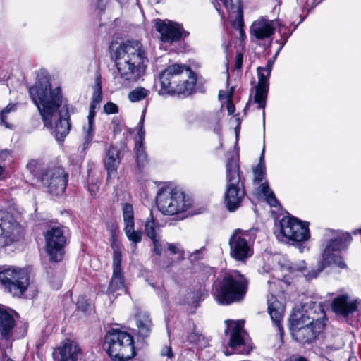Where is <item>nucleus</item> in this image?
I'll use <instances>...</instances> for the list:
<instances>
[{
  "label": "nucleus",
  "mask_w": 361,
  "mask_h": 361,
  "mask_svg": "<svg viewBox=\"0 0 361 361\" xmlns=\"http://www.w3.org/2000/svg\"><path fill=\"white\" fill-rule=\"evenodd\" d=\"M114 55L117 71L114 79L119 87L137 82L145 73L148 59L140 42L128 40L122 43Z\"/></svg>",
  "instance_id": "obj_1"
},
{
  "label": "nucleus",
  "mask_w": 361,
  "mask_h": 361,
  "mask_svg": "<svg viewBox=\"0 0 361 361\" xmlns=\"http://www.w3.org/2000/svg\"><path fill=\"white\" fill-rule=\"evenodd\" d=\"M324 318L325 313L320 304L293 314L290 319L293 337L302 343L312 342L324 329Z\"/></svg>",
  "instance_id": "obj_2"
},
{
  "label": "nucleus",
  "mask_w": 361,
  "mask_h": 361,
  "mask_svg": "<svg viewBox=\"0 0 361 361\" xmlns=\"http://www.w3.org/2000/svg\"><path fill=\"white\" fill-rule=\"evenodd\" d=\"M29 94L37 106L44 126L51 127L52 117L62 104L61 89H52L49 80L42 78L29 89Z\"/></svg>",
  "instance_id": "obj_3"
},
{
  "label": "nucleus",
  "mask_w": 361,
  "mask_h": 361,
  "mask_svg": "<svg viewBox=\"0 0 361 361\" xmlns=\"http://www.w3.org/2000/svg\"><path fill=\"white\" fill-rule=\"evenodd\" d=\"M351 240L348 234H341L327 241L322 252V259L318 264L317 270H312L305 274L306 264L305 261L292 262L289 266L290 273L302 272L310 280L317 277L318 274L326 267L334 264L341 269L346 267L343 259L338 252L345 247V243Z\"/></svg>",
  "instance_id": "obj_4"
},
{
  "label": "nucleus",
  "mask_w": 361,
  "mask_h": 361,
  "mask_svg": "<svg viewBox=\"0 0 361 361\" xmlns=\"http://www.w3.org/2000/svg\"><path fill=\"white\" fill-rule=\"evenodd\" d=\"M247 286L245 276L237 270H231L224 274L222 279L213 287L212 293L219 304L228 305L243 300Z\"/></svg>",
  "instance_id": "obj_5"
},
{
  "label": "nucleus",
  "mask_w": 361,
  "mask_h": 361,
  "mask_svg": "<svg viewBox=\"0 0 361 361\" xmlns=\"http://www.w3.org/2000/svg\"><path fill=\"white\" fill-rule=\"evenodd\" d=\"M246 195L244 178L241 177L238 159L232 157L226 164L224 203L227 209L235 212Z\"/></svg>",
  "instance_id": "obj_6"
},
{
  "label": "nucleus",
  "mask_w": 361,
  "mask_h": 361,
  "mask_svg": "<svg viewBox=\"0 0 361 361\" xmlns=\"http://www.w3.org/2000/svg\"><path fill=\"white\" fill-rule=\"evenodd\" d=\"M27 169L35 179L47 188L49 193L54 195L63 194L66 188L68 174L61 167L46 169L37 160H30Z\"/></svg>",
  "instance_id": "obj_7"
},
{
  "label": "nucleus",
  "mask_w": 361,
  "mask_h": 361,
  "mask_svg": "<svg viewBox=\"0 0 361 361\" xmlns=\"http://www.w3.org/2000/svg\"><path fill=\"white\" fill-rule=\"evenodd\" d=\"M192 73L190 68L184 65L173 64L168 66L159 75V94L181 93L192 88L194 81L189 82L187 79Z\"/></svg>",
  "instance_id": "obj_8"
},
{
  "label": "nucleus",
  "mask_w": 361,
  "mask_h": 361,
  "mask_svg": "<svg viewBox=\"0 0 361 361\" xmlns=\"http://www.w3.org/2000/svg\"><path fill=\"white\" fill-rule=\"evenodd\" d=\"M104 346L108 355L114 361H128L135 355L133 336L117 329L108 331Z\"/></svg>",
  "instance_id": "obj_9"
},
{
  "label": "nucleus",
  "mask_w": 361,
  "mask_h": 361,
  "mask_svg": "<svg viewBox=\"0 0 361 361\" xmlns=\"http://www.w3.org/2000/svg\"><path fill=\"white\" fill-rule=\"evenodd\" d=\"M156 203L162 214L169 215L183 212L191 206L190 198L183 191L169 186L158 191Z\"/></svg>",
  "instance_id": "obj_10"
},
{
  "label": "nucleus",
  "mask_w": 361,
  "mask_h": 361,
  "mask_svg": "<svg viewBox=\"0 0 361 361\" xmlns=\"http://www.w3.org/2000/svg\"><path fill=\"white\" fill-rule=\"evenodd\" d=\"M227 328L225 330L226 335L229 336L228 344L232 350V353L228 350L224 352L226 355H229L233 353L242 355H247L252 350V345L250 338L243 329V320H226Z\"/></svg>",
  "instance_id": "obj_11"
},
{
  "label": "nucleus",
  "mask_w": 361,
  "mask_h": 361,
  "mask_svg": "<svg viewBox=\"0 0 361 361\" xmlns=\"http://www.w3.org/2000/svg\"><path fill=\"white\" fill-rule=\"evenodd\" d=\"M0 283L13 296L21 297L30 286L27 269L6 268L0 271Z\"/></svg>",
  "instance_id": "obj_12"
},
{
  "label": "nucleus",
  "mask_w": 361,
  "mask_h": 361,
  "mask_svg": "<svg viewBox=\"0 0 361 361\" xmlns=\"http://www.w3.org/2000/svg\"><path fill=\"white\" fill-rule=\"evenodd\" d=\"M253 241L249 231L235 229L229 239L230 256L245 263L253 255Z\"/></svg>",
  "instance_id": "obj_13"
},
{
  "label": "nucleus",
  "mask_w": 361,
  "mask_h": 361,
  "mask_svg": "<svg viewBox=\"0 0 361 361\" xmlns=\"http://www.w3.org/2000/svg\"><path fill=\"white\" fill-rule=\"evenodd\" d=\"M68 237V228L66 226H53L47 230L45 234L46 250L51 261L62 260Z\"/></svg>",
  "instance_id": "obj_14"
},
{
  "label": "nucleus",
  "mask_w": 361,
  "mask_h": 361,
  "mask_svg": "<svg viewBox=\"0 0 361 361\" xmlns=\"http://www.w3.org/2000/svg\"><path fill=\"white\" fill-rule=\"evenodd\" d=\"M279 233L281 237L295 242H302L310 238L308 224L293 216H284L279 223Z\"/></svg>",
  "instance_id": "obj_15"
},
{
  "label": "nucleus",
  "mask_w": 361,
  "mask_h": 361,
  "mask_svg": "<svg viewBox=\"0 0 361 361\" xmlns=\"http://www.w3.org/2000/svg\"><path fill=\"white\" fill-rule=\"evenodd\" d=\"M273 61L269 60L265 66H259L257 69L258 82L255 86L254 102L258 104V109H263L264 121L266 99L269 91V79L273 68Z\"/></svg>",
  "instance_id": "obj_16"
},
{
  "label": "nucleus",
  "mask_w": 361,
  "mask_h": 361,
  "mask_svg": "<svg viewBox=\"0 0 361 361\" xmlns=\"http://www.w3.org/2000/svg\"><path fill=\"white\" fill-rule=\"evenodd\" d=\"M276 20H271L261 17L253 21L250 27V39L252 42L259 44L260 42H268L271 44L274 35Z\"/></svg>",
  "instance_id": "obj_17"
},
{
  "label": "nucleus",
  "mask_w": 361,
  "mask_h": 361,
  "mask_svg": "<svg viewBox=\"0 0 361 361\" xmlns=\"http://www.w3.org/2000/svg\"><path fill=\"white\" fill-rule=\"evenodd\" d=\"M22 228L9 214L0 220V246H7L21 238Z\"/></svg>",
  "instance_id": "obj_18"
},
{
  "label": "nucleus",
  "mask_w": 361,
  "mask_h": 361,
  "mask_svg": "<svg viewBox=\"0 0 361 361\" xmlns=\"http://www.w3.org/2000/svg\"><path fill=\"white\" fill-rule=\"evenodd\" d=\"M156 30L161 35L164 42L173 43L188 36V33L183 30L180 25L170 20H157L155 23Z\"/></svg>",
  "instance_id": "obj_19"
},
{
  "label": "nucleus",
  "mask_w": 361,
  "mask_h": 361,
  "mask_svg": "<svg viewBox=\"0 0 361 361\" xmlns=\"http://www.w3.org/2000/svg\"><path fill=\"white\" fill-rule=\"evenodd\" d=\"M123 157V147L111 145L105 149L104 164L107 171L108 178L114 176L120 166Z\"/></svg>",
  "instance_id": "obj_20"
},
{
  "label": "nucleus",
  "mask_w": 361,
  "mask_h": 361,
  "mask_svg": "<svg viewBox=\"0 0 361 361\" xmlns=\"http://www.w3.org/2000/svg\"><path fill=\"white\" fill-rule=\"evenodd\" d=\"M18 314L12 309L0 307V336L2 339L10 340L16 325L15 317Z\"/></svg>",
  "instance_id": "obj_21"
},
{
  "label": "nucleus",
  "mask_w": 361,
  "mask_h": 361,
  "mask_svg": "<svg viewBox=\"0 0 361 361\" xmlns=\"http://www.w3.org/2000/svg\"><path fill=\"white\" fill-rule=\"evenodd\" d=\"M268 311L273 323L278 329L280 338H282L284 331L281 325V320L283 319L284 306L280 302L276 297L271 293L267 297Z\"/></svg>",
  "instance_id": "obj_22"
},
{
  "label": "nucleus",
  "mask_w": 361,
  "mask_h": 361,
  "mask_svg": "<svg viewBox=\"0 0 361 361\" xmlns=\"http://www.w3.org/2000/svg\"><path fill=\"white\" fill-rule=\"evenodd\" d=\"M59 361H80L82 353L77 342L66 340L58 347Z\"/></svg>",
  "instance_id": "obj_23"
},
{
  "label": "nucleus",
  "mask_w": 361,
  "mask_h": 361,
  "mask_svg": "<svg viewBox=\"0 0 361 361\" xmlns=\"http://www.w3.org/2000/svg\"><path fill=\"white\" fill-rule=\"evenodd\" d=\"M219 2H221L227 10L228 18L230 21L242 22L243 8L240 5L234 6L232 3V0H214L213 4L222 19L225 18V16L224 11L221 9Z\"/></svg>",
  "instance_id": "obj_24"
},
{
  "label": "nucleus",
  "mask_w": 361,
  "mask_h": 361,
  "mask_svg": "<svg viewBox=\"0 0 361 361\" xmlns=\"http://www.w3.org/2000/svg\"><path fill=\"white\" fill-rule=\"evenodd\" d=\"M357 309L355 302L350 301L347 295H342L335 298L332 302V310L337 314L343 316H348Z\"/></svg>",
  "instance_id": "obj_25"
},
{
  "label": "nucleus",
  "mask_w": 361,
  "mask_h": 361,
  "mask_svg": "<svg viewBox=\"0 0 361 361\" xmlns=\"http://www.w3.org/2000/svg\"><path fill=\"white\" fill-rule=\"evenodd\" d=\"M95 107V104H94L93 102H91L87 116L88 122L87 125L83 126V149H86L90 147L94 135V117L96 115L94 111Z\"/></svg>",
  "instance_id": "obj_26"
},
{
  "label": "nucleus",
  "mask_w": 361,
  "mask_h": 361,
  "mask_svg": "<svg viewBox=\"0 0 361 361\" xmlns=\"http://www.w3.org/2000/svg\"><path fill=\"white\" fill-rule=\"evenodd\" d=\"M135 319L139 336L142 338L148 337L152 329V322L149 314L140 312L137 314Z\"/></svg>",
  "instance_id": "obj_27"
},
{
  "label": "nucleus",
  "mask_w": 361,
  "mask_h": 361,
  "mask_svg": "<svg viewBox=\"0 0 361 361\" xmlns=\"http://www.w3.org/2000/svg\"><path fill=\"white\" fill-rule=\"evenodd\" d=\"M71 129V123L69 121V114L67 111L63 114L60 113L59 119L55 125L54 133L56 140H63L68 134Z\"/></svg>",
  "instance_id": "obj_28"
},
{
  "label": "nucleus",
  "mask_w": 361,
  "mask_h": 361,
  "mask_svg": "<svg viewBox=\"0 0 361 361\" xmlns=\"http://www.w3.org/2000/svg\"><path fill=\"white\" fill-rule=\"evenodd\" d=\"M257 192L263 195L266 198L267 202L271 207H277L279 203L277 200L274 192L270 189L268 181H265L259 185Z\"/></svg>",
  "instance_id": "obj_29"
},
{
  "label": "nucleus",
  "mask_w": 361,
  "mask_h": 361,
  "mask_svg": "<svg viewBox=\"0 0 361 361\" xmlns=\"http://www.w3.org/2000/svg\"><path fill=\"white\" fill-rule=\"evenodd\" d=\"M145 232L147 237L150 239L159 236L160 226L159 224L154 219L152 212H150L145 224Z\"/></svg>",
  "instance_id": "obj_30"
},
{
  "label": "nucleus",
  "mask_w": 361,
  "mask_h": 361,
  "mask_svg": "<svg viewBox=\"0 0 361 361\" xmlns=\"http://www.w3.org/2000/svg\"><path fill=\"white\" fill-rule=\"evenodd\" d=\"M124 290L125 285L123 273L113 271V275L108 288V291L113 294L116 291H123Z\"/></svg>",
  "instance_id": "obj_31"
},
{
  "label": "nucleus",
  "mask_w": 361,
  "mask_h": 361,
  "mask_svg": "<svg viewBox=\"0 0 361 361\" xmlns=\"http://www.w3.org/2000/svg\"><path fill=\"white\" fill-rule=\"evenodd\" d=\"M123 230L126 237L131 242V245L135 249L137 244L142 241V231H135V226L124 227Z\"/></svg>",
  "instance_id": "obj_32"
},
{
  "label": "nucleus",
  "mask_w": 361,
  "mask_h": 361,
  "mask_svg": "<svg viewBox=\"0 0 361 361\" xmlns=\"http://www.w3.org/2000/svg\"><path fill=\"white\" fill-rule=\"evenodd\" d=\"M122 210L125 227L135 226L133 206L129 203H125L123 204Z\"/></svg>",
  "instance_id": "obj_33"
},
{
  "label": "nucleus",
  "mask_w": 361,
  "mask_h": 361,
  "mask_svg": "<svg viewBox=\"0 0 361 361\" xmlns=\"http://www.w3.org/2000/svg\"><path fill=\"white\" fill-rule=\"evenodd\" d=\"M188 341L195 345L198 348H206L209 345L208 339L202 334L195 331L190 333L188 336Z\"/></svg>",
  "instance_id": "obj_34"
},
{
  "label": "nucleus",
  "mask_w": 361,
  "mask_h": 361,
  "mask_svg": "<svg viewBox=\"0 0 361 361\" xmlns=\"http://www.w3.org/2000/svg\"><path fill=\"white\" fill-rule=\"evenodd\" d=\"M149 91L145 87H138L128 93V97L131 102H137L146 98Z\"/></svg>",
  "instance_id": "obj_35"
},
{
  "label": "nucleus",
  "mask_w": 361,
  "mask_h": 361,
  "mask_svg": "<svg viewBox=\"0 0 361 361\" xmlns=\"http://www.w3.org/2000/svg\"><path fill=\"white\" fill-rule=\"evenodd\" d=\"M135 150L137 157V163L139 167H141L147 161V154L144 147V143H136Z\"/></svg>",
  "instance_id": "obj_36"
},
{
  "label": "nucleus",
  "mask_w": 361,
  "mask_h": 361,
  "mask_svg": "<svg viewBox=\"0 0 361 361\" xmlns=\"http://www.w3.org/2000/svg\"><path fill=\"white\" fill-rule=\"evenodd\" d=\"M254 178L253 181L255 184H259L266 178V166H256L253 170Z\"/></svg>",
  "instance_id": "obj_37"
},
{
  "label": "nucleus",
  "mask_w": 361,
  "mask_h": 361,
  "mask_svg": "<svg viewBox=\"0 0 361 361\" xmlns=\"http://www.w3.org/2000/svg\"><path fill=\"white\" fill-rule=\"evenodd\" d=\"M122 250H114L113 255V271L122 272L121 268Z\"/></svg>",
  "instance_id": "obj_38"
},
{
  "label": "nucleus",
  "mask_w": 361,
  "mask_h": 361,
  "mask_svg": "<svg viewBox=\"0 0 361 361\" xmlns=\"http://www.w3.org/2000/svg\"><path fill=\"white\" fill-rule=\"evenodd\" d=\"M167 248L171 253L179 255L180 260L185 259V252L181 245L179 243H167Z\"/></svg>",
  "instance_id": "obj_39"
},
{
  "label": "nucleus",
  "mask_w": 361,
  "mask_h": 361,
  "mask_svg": "<svg viewBox=\"0 0 361 361\" xmlns=\"http://www.w3.org/2000/svg\"><path fill=\"white\" fill-rule=\"evenodd\" d=\"M15 105L13 104H8L4 109H3L0 113V120L1 123L5 126L7 128H11V126L10 124L6 122V116L8 113H10L12 111L15 110Z\"/></svg>",
  "instance_id": "obj_40"
},
{
  "label": "nucleus",
  "mask_w": 361,
  "mask_h": 361,
  "mask_svg": "<svg viewBox=\"0 0 361 361\" xmlns=\"http://www.w3.org/2000/svg\"><path fill=\"white\" fill-rule=\"evenodd\" d=\"M117 228H118L117 226H115V227H112L110 230V233H111L110 243H111V247L114 250L121 249V246L120 242L118 240V238L117 237L116 232Z\"/></svg>",
  "instance_id": "obj_41"
},
{
  "label": "nucleus",
  "mask_w": 361,
  "mask_h": 361,
  "mask_svg": "<svg viewBox=\"0 0 361 361\" xmlns=\"http://www.w3.org/2000/svg\"><path fill=\"white\" fill-rule=\"evenodd\" d=\"M140 128L137 131V136L138 139L136 140V143H144L145 142V130L144 129V116L141 118L139 124Z\"/></svg>",
  "instance_id": "obj_42"
},
{
  "label": "nucleus",
  "mask_w": 361,
  "mask_h": 361,
  "mask_svg": "<svg viewBox=\"0 0 361 361\" xmlns=\"http://www.w3.org/2000/svg\"><path fill=\"white\" fill-rule=\"evenodd\" d=\"M102 100V90H101V85L99 82H97V88L94 91L93 97H92V101L94 104L95 106L99 104Z\"/></svg>",
  "instance_id": "obj_43"
},
{
  "label": "nucleus",
  "mask_w": 361,
  "mask_h": 361,
  "mask_svg": "<svg viewBox=\"0 0 361 361\" xmlns=\"http://www.w3.org/2000/svg\"><path fill=\"white\" fill-rule=\"evenodd\" d=\"M104 111L108 114H116L118 111V108L116 104L109 102H107L104 106Z\"/></svg>",
  "instance_id": "obj_44"
},
{
  "label": "nucleus",
  "mask_w": 361,
  "mask_h": 361,
  "mask_svg": "<svg viewBox=\"0 0 361 361\" xmlns=\"http://www.w3.org/2000/svg\"><path fill=\"white\" fill-rule=\"evenodd\" d=\"M151 240L153 242L154 252L158 255H161L162 247L160 236L155 237L154 238H152Z\"/></svg>",
  "instance_id": "obj_45"
},
{
  "label": "nucleus",
  "mask_w": 361,
  "mask_h": 361,
  "mask_svg": "<svg viewBox=\"0 0 361 361\" xmlns=\"http://www.w3.org/2000/svg\"><path fill=\"white\" fill-rule=\"evenodd\" d=\"M203 250H204V247H202L200 250H197L194 251L189 256V259L193 262H196V261H198L199 259H202L203 257Z\"/></svg>",
  "instance_id": "obj_46"
},
{
  "label": "nucleus",
  "mask_w": 361,
  "mask_h": 361,
  "mask_svg": "<svg viewBox=\"0 0 361 361\" xmlns=\"http://www.w3.org/2000/svg\"><path fill=\"white\" fill-rule=\"evenodd\" d=\"M297 1L302 8L307 10H310L316 5L314 0H297Z\"/></svg>",
  "instance_id": "obj_47"
},
{
  "label": "nucleus",
  "mask_w": 361,
  "mask_h": 361,
  "mask_svg": "<svg viewBox=\"0 0 361 361\" xmlns=\"http://www.w3.org/2000/svg\"><path fill=\"white\" fill-rule=\"evenodd\" d=\"M243 61V55L242 53H238L235 58V68L236 69H240L242 68Z\"/></svg>",
  "instance_id": "obj_48"
},
{
  "label": "nucleus",
  "mask_w": 361,
  "mask_h": 361,
  "mask_svg": "<svg viewBox=\"0 0 361 361\" xmlns=\"http://www.w3.org/2000/svg\"><path fill=\"white\" fill-rule=\"evenodd\" d=\"M161 355L162 356H167L169 358L172 357L173 353L171 348L167 345L164 346L161 351Z\"/></svg>",
  "instance_id": "obj_49"
},
{
  "label": "nucleus",
  "mask_w": 361,
  "mask_h": 361,
  "mask_svg": "<svg viewBox=\"0 0 361 361\" xmlns=\"http://www.w3.org/2000/svg\"><path fill=\"white\" fill-rule=\"evenodd\" d=\"M11 157V152L8 149H3L0 152V159L6 160Z\"/></svg>",
  "instance_id": "obj_50"
},
{
  "label": "nucleus",
  "mask_w": 361,
  "mask_h": 361,
  "mask_svg": "<svg viewBox=\"0 0 361 361\" xmlns=\"http://www.w3.org/2000/svg\"><path fill=\"white\" fill-rule=\"evenodd\" d=\"M257 166H266L265 165V161H264V147L262 149V154L259 157V163L257 165Z\"/></svg>",
  "instance_id": "obj_51"
},
{
  "label": "nucleus",
  "mask_w": 361,
  "mask_h": 361,
  "mask_svg": "<svg viewBox=\"0 0 361 361\" xmlns=\"http://www.w3.org/2000/svg\"><path fill=\"white\" fill-rule=\"evenodd\" d=\"M6 177V168L1 165H0V181L5 179Z\"/></svg>",
  "instance_id": "obj_52"
},
{
  "label": "nucleus",
  "mask_w": 361,
  "mask_h": 361,
  "mask_svg": "<svg viewBox=\"0 0 361 361\" xmlns=\"http://www.w3.org/2000/svg\"><path fill=\"white\" fill-rule=\"evenodd\" d=\"M227 110L229 114H232L235 111V106L231 102H228L227 104Z\"/></svg>",
  "instance_id": "obj_53"
},
{
  "label": "nucleus",
  "mask_w": 361,
  "mask_h": 361,
  "mask_svg": "<svg viewBox=\"0 0 361 361\" xmlns=\"http://www.w3.org/2000/svg\"><path fill=\"white\" fill-rule=\"evenodd\" d=\"M105 6V0H98L97 4V8L100 9L101 11L104 9V7Z\"/></svg>",
  "instance_id": "obj_54"
},
{
  "label": "nucleus",
  "mask_w": 361,
  "mask_h": 361,
  "mask_svg": "<svg viewBox=\"0 0 361 361\" xmlns=\"http://www.w3.org/2000/svg\"><path fill=\"white\" fill-rule=\"evenodd\" d=\"M289 361H307V360L304 357H299V358H296L295 360H290Z\"/></svg>",
  "instance_id": "obj_55"
},
{
  "label": "nucleus",
  "mask_w": 361,
  "mask_h": 361,
  "mask_svg": "<svg viewBox=\"0 0 361 361\" xmlns=\"http://www.w3.org/2000/svg\"><path fill=\"white\" fill-rule=\"evenodd\" d=\"M268 283L269 285L270 286L269 287V290L273 291V286H274V282H270L269 281H268Z\"/></svg>",
  "instance_id": "obj_56"
},
{
  "label": "nucleus",
  "mask_w": 361,
  "mask_h": 361,
  "mask_svg": "<svg viewBox=\"0 0 361 361\" xmlns=\"http://www.w3.org/2000/svg\"><path fill=\"white\" fill-rule=\"evenodd\" d=\"M361 233V228H360V229H359V230H356V231H353V233H354V234H356V233Z\"/></svg>",
  "instance_id": "obj_57"
},
{
  "label": "nucleus",
  "mask_w": 361,
  "mask_h": 361,
  "mask_svg": "<svg viewBox=\"0 0 361 361\" xmlns=\"http://www.w3.org/2000/svg\"><path fill=\"white\" fill-rule=\"evenodd\" d=\"M4 361H13V360H11V359H10V358H8V357H5L4 358Z\"/></svg>",
  "instance_id": "obj_58"
},
{
  "label": "nucleus",
  "mask_w": 361,
  "mask_h": 361,
  "mask_svg": "<svg viewBox=\"0 0 361 361\" xmlns=\"http://www.w3.org/2000/svg\"><path fill=\"white\" fill-rule=\"evenodd\" d=\"M286 40H287V39L285 40V42H284L283 43H285V42H286ZM283 44H283L280 47L279 50H281V49H282V47H283Z\"/></svg>",
  "instance_id": "obj_59"
}]
</instances>
